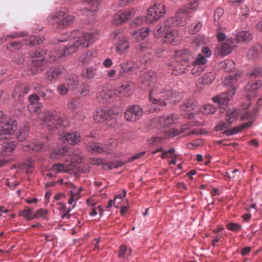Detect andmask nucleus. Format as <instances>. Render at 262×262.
<instances>
[{"instance_id": "f704fd0d", "label": "nucleus", "mask_w": 262, "mask_h": 262, "mask_svg": "<svg viewBox=\"0 0 262 262\" xmlns=\"http://www.w3.org/2000/svg\"><path fill=\"white\" fill-rule=\"evenodd\" d=\"M32 62L33 68H37L36 70L32 72L33 74H36L41 72L43 69V68L46 66L47 64V61L44 58L34 59L32 61Z\"/></svg>"}, {"instance_id": "2f4dec72", "label": "nucleus", "mask_w": 262, "mask_h": 262, "mask_svg": "<svg viewBox=\"0 0 262 262\" xmlns=\"http://www.w3.org/2000/svg\"><path fill=\"white\" fill-rule=\"evenodd\" d=\"M97 68L90 67L84 68L81 72V76L86 79L94 78L97 75Z\"/></svg>"}, {"instance_id": "de8ad7c7", "label": "nucleus", "mask_w": 262, "mask_h": 262, "mask_svg": "<svg viewBox=\"0 0 262 262\" xmlns=\"http://www.w3.org/2000/svg\"><path fill=\"white\" fill-rule=\"evenodd\" d=\"M125 163L123 161H115L113 162H108L106 164H102L103 169H112L113 168H117L123 166Z\"/></svg>"}, {"instance_id": "864d4df0", "label": "nucleus", "mask_w": 262, "mask_h": 262, "mask_svg": "<svg viewBox=\"0 0 262 262\" xmlns=\"http://www.w3.org/2000/svg\"><path fill=\"white\" fill-rule=\"evenodd\" d=\"M26 35L25 33L23 32H14L12 33L10 35H8L7 36H4L2 37H0V44H2L4 42H6L8 38H16L20 36H24Z\"/></svg>"}, {"instance_id": "9d476101", "label": "nucleus", "mask_w": 262, "mask_h": 262, "mask_svg": "<svg viewBox=\"0 0 262 262\" xmlns=\"http://www.w3.org/2000/svg\"><path fill=\"white\" fill-rule=\"evenodd\" d=\"M0 141L9 140L17 128V122L11 118H6L1 125Z\"/></svg>"}, {"instance_id": "ddd939ff", "label": "nucleus", "mask_w": 262, "mask_h": 262, "mask_svg": "<svg viewBox=\"0 0 262 262\" xmlns=\"http://www.w3.org/2000/svg\"><path fill=\"white\" fill-rule=\"evenodd\" d=\"M143 115V110L138 105L128 107L124 113V117L127 121L135 122L139 119Z\"/></svg>"}, {"instance_id": "5fc2aeb1", "label": "nucleus", "mask_w": 262, "mask_h": 262, "mask_svg": "<svg viewBox=\"0 0 262 262\" xmlns=\"http://www.w3.org/2000/svg\"><path fill=\"white\" fill-rule=\"evenodd\" d=\"M79 103V100L78 98H72L68 101L67 103V107L70 110L74 111L77 108Z\"/></svg>"}, {"instance_id": "680f3d73", "label": "nucleus", "mask_w": 262, "mask_h": 262, "mask_svg": "<svg viewBox=\"0 0 262 262\" xmlns=\"http://www.w3.org/2000/svg\"><path fill=\"white\" fill-rule=\"evenodd\" d=\"M23 44L21 42L13 41L7 45L6 48L9 50H19L22 47Z\"/></svg>"}, {"instance_id": "39448f33", "label": "nucleus", "mask_w": 262, "mask_h": 262, "mask_svg": "<svg viewBox=\"0 0 262 262\" xmlns=\"http://www.w3.org/2000/svg\"><path fill=\"white\" fill-rule=\"evenodd\" d=\"M42 117L38 119L42 121V124L47 125L49 129H54L60 126L66 127L60 115L55 110L46 111L43 112Z\"/></svg>"}, {"instance_id": "2eb2a0df", "label": "nucleus", "mask_w": 262, "mask_h": 262, "mask_svg": "<svg viewBox=\"0 0 262 262\" xmlns=\"http://www.w3.org/2000/svg\"><path fill=\"white\" fill-rule=\"evenodd\" d=\"M233 43L234 39L228 38L226 42L217 45L216 48L217 54L226 56L230 54L234 47Z\"/></svg>"}, {"instance_id": "aec40b11", "label": "nucleus", "mask_w": 262, "mask_h": 262, "mask_svg": "<svg viewBox=\"0 0 262 262\" xmlns=\"http://www.w3.org/2000/svg\"><path fill=\"white\" fill-rule=\"evenodd\" d=\"M262 86L260 80H256L255 82H250L246 84L245 88V92L249 99H251L257 96V90Z\"/></svg>"}, {"instance_id": "f257e3e1", "label": "nucleus", "mask_w": 262, "mask_h": 262, "mask_svg": "<svg viewBox=\"0 0 262 262\" xmlns=\"http://www.w3.org/2000/svg\"><path fill=\"white\" fill-rule=\"evenodd\" d=\"M78 32L74 31L72 33L71 38L73 40L67 45L59 46V49L50 53L46 59L49 62L58 61L62 56H66L74 53L79 48H86L92 45L97 38L96 32H85L79 36H76Z\"/></svg>"}, {"instance_id": "20e7f679", "label": "nucleus", "mask_w": 262, "mask_h": 262, "mask_svg": "<svg viewBox=\"0 0 262 262\" xmlns=\"http://www.w3.org/2000/svg\"><path fill=\"white\" fill-rule=\"evenodd\" d=\"M239 74H234L227 77L224 80L225 85L230 86L231 89L227 93H223L212 98L213 101L218 104L219 106L223 107L235 94V86H234L236 81L240 78Z\"/></svg>"}, {"instance_id": "774afa93", "label": "nucleus", "mask_w": 262, "mask_h": 262, "mask_svg": "<svg viewBox=\"0 0 262 262\" xmlns=\"http://www.w3.org/2000/svg\"><path fill=\"white\" fill-rule=\"evenodd\" d=\"M226 228L231 231L236 232L241 230V226L237 223H230L226 225Z\"/></svg>"}, {"instance_id": "5701e85b", "label": "nucleus", "mask_w": 262, "mask_h": 262, "mask_svg": "<svg viewBox=\"0 0 262 262\" xmlns=\"http://www.w3.org/2000/svg\"><path fill=\"white\" fill-rule=\"evenodd\" d=\"M134 15V11H125L119 12L114 17L113 23L116 25H120L130 19Z\"/></svg>"}, {"instance_id": "473e14b6", "label": "nucleus", "mask_w": 262, "mask_h": 262, "mask_svg": "<svg viewBox=\"0 0 262 262\" xmlns=\"http://www.w3.org/2000/svg\"><path fill=\"white\" fill-rule=\"evenodd\" d=\"M16 143L14 141H8L4 142L1 150V155L6 156L13 151L16 146Z\"/></svg>"}, {"instance_id": "603ef678", "label": "nucleus", "mask_w": 262, "mask_h": 262, "mask_svg": "<svg viewBox=\"0 0 262 262\" xmlns=\"http://www.w3.org/2000/svg\"><path fill=\"white\" fill-rule=\"evenodd\" d=\"M166 132L167 131L164 132L165 136L164 137H154L151 138L148 140L149 144L151 145H158L162 144L166 138H168L165 135V132Z\"/></svg>"}, {"instance_id": "052dcab7", "label": "nucleus", "mask_w": 262, "mask_h": 262, "mask_svg": "<svg viewBox=\"0 0 262 262\" xmlns=\"http://www.w3.org/2000/svg\"><path fill=\"white\" fill-rule=\"evenodd\" d=\"M201 111L204 114H213L215 108L211 104H205L201 108Z\"/></svg>"}, {"instance_id": "e433bc0d", "label": "nucleus", "mask_w": 262, "mask_h": 262, "mask_svg": "<svg viewBox=\"0 0 262 262\" xmlns=\"http://www.w3.org/2000/svg\"><path fill=\"white\" fill-rule=\"evenodd\" d=\"M188 129V125L187 124H184L181 126L180 131H179L177 129L172 128L168 130L166 132H165V135L166 136L168 137V138H170L179 135L181 133L184 132L185 130Z\"/></svg>"}, {"instance_id": "a18cd8bd", "label": "nucleus", "mask_w": 262, "mask_h": 262, "mask_svg": "<svg viewBox=\"0 0 262 262\" xmlns=\"http://www.w3.org/2000/svg\"><path fill=\"white\" fill-rule=\"evenodd\" d=\"M250 14L249 9L246 5H243L241 6V11L239 14V19L243 21L247 19Z\"/></svg>"}, {"instance_id": "c85d7f7f", "label": "nucleus", "mask_w": 262, "mask_h": 262, "mask_svg": "<svg viewBox=\"0 0 262 262\" xmlns=\"http://www.w3.org/2000/svg\"><path fill=\"white\" fill-rule=\"evenodd\" d=\"M63 139L69 144L75 145L78 144L80 141V136L77 132H72L66 134Z\"/></svg>"}, {"instance_id": "3c124183", "label": "nucleus", "mask_w": 262, "mask_h": 262, "mask_svg": "<svg viewBox=\"0 0 262 262\" xmlns=\"http://www.w3.org/2000/svg\"><path fill=\"white\" fill-rule=\"evenodd\" d=\"M222 68L226 72H230L234 68V62L229 59H226L221 62Z\"/></svg>"}, {"instance_id": "6e6d98bb", "label": "nucleus", "mask_w": 262, "mask_h": 262, "mask_svg": "<svg viewBox=\"0 0 262 262\" xmlns=\"http://www.w3.org/2000/svg\"><path fill=\"white\" fill-rule=\"evenodd\" d=\"M214 78L215 75L213 73H207L202 76V82L204 84H209Z\"/></svg>"}, {"instance_id": "4d7b16f0", "label": "nucleus", "mask_w": 262, "mask_h": 262, "mask_svg": "<svg viewBox=\"0 0 262 262\" xmlns=\"http://www.w3.org/2000/svg\"><path fill=\"white\" fill-rule=\"evenodd\" d=\"M190 66L193 67L191 70V73L195 76L200 75L205 69V67L203 66H200L192 63L190 64Z\"/></svg>"}, {"instance_id": "dca6fc26", "label": "nucleus", "mask_w": 262, "mask_h": 262, "mask_svg": "<svg viewBox=\"0 0 262 262\" xmlns=\"http://www.w3.org/2000/svg\"><path fill=\"white\" fill-rule=\"evenodd\" d=\"M133 90V83L130 81H126L115 89L114 94L118 96H127L132 93Z\"/></svg>"}, {"instance_id": "412c9836", "label": "nucleus", "mask_w": 262, "mask_h": 262, "mask_svg": "<svg viewBox=\"0 0 262 262\" xmlns=\"http://www.w3.org/2000/svg\"><path fill=\"white\" fill-rule=\"evenodd\" d=\"M111 114V111L107 107H99L94 113L93 118L96 122H103L107 120Z\"/></svg>"}, {"instance_id": "338daca9", "label": "nucleus", "mask_w": 262, "mask_h": 262, "mask_svg": "<svg viewBox=\"0 0 262 262\" xmlns=\"http://www.w3.org/2000/svg\"><path fill=\"white\" fill-rule=\"evenodd\" d=\"M41 96L45 99H51L54 97V93L51 90H46L42 92Z\"/></svg>"}, {"instance_id": "bb28decb", "label": "nucleus", "mask_w": 262, "mask_h": 262, "mask_svg": "<svg viewBox=\"0 0 262 262\" xmlns=\"http://www.w3.org/2000/svg\"><path fill=\"white\" fill-rule=\"evenodd\" d=\"M157 77L156 73L152 71H149L140 77V81L145 86H150L154 82Z\"/></svg>"}, {"instance_id": "6ab92c4d", "label": "nucleus", "mask_w": 262, "mask_h": 262, "mask_svg": "<svg viewBox=\"0 0 262 262\" xmlns=\"http://www.w3.org/2000/svg\"><path fill=\"white\" fill-rule=\"evenodd\" d=\"M67 73L66 69L63 67L50 69L46 74V78L49 81H53L61 77Z\"/></svg>"}, {"instance_id": "f8f14e48", "label": "nucleus", "mask_w": 262, "mask_h": 262, "mask_svg": "<svg viewBox=\"0 0 262 262\" xmlns=\"http://www.w3.org/2000/svg\"><path fill=\"white\" fill-rule=\"evenodd\" d=\"M230 124L228 123H225L224 122H220L216 125L215 130L217 132L224 130L223 134L228 136H229L236 134L238 132L250 126L252 124V122H248L243 124L238 127H234L231 129H228L230 126Z\"/></svg>"}, {"instance_id": "09e8293b", "label": "nucleus", "mask_w": 262, "mask_h": 262, "mask_svg": "<svg viewBox=\"0 0 262 262\" xmlns=\"http://www.w3.org/2000/svg\"><path fill=\"white\" fill-rule=\"evenodd\" d=\"M23 41L25 45L31 46L38 45L42 42V40L41 38L35 36H30L28 39H26L24 40Z\"/></svg>"}, {"instance_id": "0e129e2a", "label": "nucleus", "mask_w": 262, "mask_h": 262, "mask_svg": "<svg viewBox=\"0 0 262 262\" xmlns=\"http://www.w3.org/2000/svg\"><path fill=\"white\" fill-rule=\"evenodd\" d=\"M249 75L251 78L262 76V68L256 67L254 68L249 73Z\"/></svg>"}, {"instance_id": "b1692460", "label": "nucleus", "mask_w": 262, "mask_h": 262, "mask_svg": "<svg viewBox=\"0 0 262 262\" xmlns=\"http://www.w3.org/2000/svg\"><path fill=\"white\" fill-rule=\"evenodd\" d=\"M247 56L250 60L259 59L262 56V46L259 44L255 45L248 50Z\"/></svg>"}, {"instance_id": "a878e982", "label": "nucleus", "mask_w": 262, "mask_h": 262, "mask_svg": "<svg viewBox=\"0 0 262 262\" xmlns=\"http://www.w3.org/2000/svg\"><path fill=\"white\" fill-rule=\"evenodd\" d=\"M87 149L89 151H91L93 153H104L108 154L109 150L110 149L107 146H105V145L102 146L98 143H90L87 145Z\"/></svg>"}, {"instance_id": "7c9ffc66", "label": "nucleus", "mask_w": 262, "mask_h": 262, "mask_svg": "<svg viewBox=\"0 0 262 262\" xmlns=\"http://www.w3.org/2000/svg\"><path fill=\"white\" fill-rule=\"evenodd\" d=\"M71 167L69 166L66 160L63 164L57 163L53 164L52 166L51 170L57 173H71Z\"/></svg>"}, {"instance_id": "6e6552de", "label": "nucleus", "mask_w": 262, "mask_h": 262, "mask_svg": "<svg viewBox=\"0 0 262 262\" xmlns=\"http://www.w3.org/2000/svg\"><path fill=\"white\" fill-rule=\"evenodd\" d=\"M111 36L114 39H117L115 43L116 53L119 55H126L130 49L128 38L122 34L119 30H115Z\"/></svg>"}, {"instance_id": "a19ab883", "label": "nucleus", "mask_w": 262, "mask_h": 262, "mask_svg": "<svg viewBox=\"0 0 262 262\" xmlns=\"http://www.w3.org/2000/svg\"><path fill=\"white\" fill-rule=\"evenodd\" d=\"M19 215L23 216L28 221H30L34 219V214H33V209L27 207H26L23 210L19 212Z\"/></svg>"}, {"instance_id": "8fccbe9b", "label": "nucleus", "mask_w": 262, "mask_h": 262, "mask_svg": "<svg viewBox=\"0 0 262 262\" xmlns=\"http://www.w3.org/2000/svg\"><path fill=\"white\" fill-rule=\"evenodd\" d=\"M132 253V250L130 249H127L125 245H122L120 247L118 251V256L120 258L130 256Z\"/></svg>"}, {"instance_id": "79ce46f5", "label": "nucleus", "mask_w": 262, "mask_h": 262, "mask_svg": "<svg viewBox=\"0 0 262 262\" xmlns=\"http://www.w3.org/2000/svg\"><path fill=\"white\" fill-rule=\"evenodd\" d=\"M19 167L21 169L26 170V173H30L34 168V161L31 159H29L26 162L20 164Z\"/></svg>"}, {"instance_id": "f3484780", "label": "nucleus", "mask_w": 262, "mask_h": 262, "mask_svg": "<svg viewBox=\"0 0 262 262\" xmlns=\"http://www.w3.org/2000/svg\"><path fill=\"white\" fill-rule=\"evenodd\" d=\"M164 42L176 46L180 43L181 41V37L179 32L176 29L168 30L164 36Z\"/></svg>"}, {"instance_id": "37998d69", "label": "nucleus", "mask_w": 262, "mask_h": 262, "mask_svg": "<svg viewBox=\"0 0 262 262\" xmlns=\"http://www.w3.org/2000/svg\"><path fill=\"white\" fill-rule=\"evenodd\" d=\"M238 115V113L236 110L233 109L229 110L226 114V119L227 122L229 124L232 123L234 121L236 120Z\"/></svg>"}, {"instance_id": "0eeeda50", "label": "nucleus", "mask_w": 262, "mask_h": 262, "mask_svg": "<svg viewBox=\"0 0 262 262\" xmlns=\"http://www.w3.org/2000/svg\"><path fill=\"white\" fill-rule=\"evenodd\" d=\"M178 119L175 114L165 115L161 117H157L150 119L147 125L151 128H168L177 122Z\"/></svg>"}, {"instance_id": "1a4fd4ad", "label": "nucleus", "mask_w": 262, "mask_h": 262, "mask_svg": "<svg viewBox=\"0 0 262 262\" xmlns=\"http://www.w3.org/2000/svg\"><path fill=\"white\" fill-rule=\"evenodd\" d=\"M198 7L196 1L191 2L187 6H184L179 9L174 17L176 20V26H183L185 25L189 18L191 17L190 14L195 10Z\"/></svg>"}, {"instance_id": "423d86ee", "label": "nucleus", "mask_w": 262, "mask_h": 262, "mask_svg": "<svg viewBox=\"0 0 262 262\" xmlns=\"http://www.w3.org/2000/svg\"><path fill=\"white\" fill-rule=\"evenodd\" d=\"M74 17L68 15L64 11H60L50 15L48 20L51 25L58 29H63L72 24L74 21Z\"/></svg>"}, {"instance_id": "e2e57ef3", "label": "nucleus", "mask_w": 262, "mask_h": 262, "mask_svg": "<svg viewBox=\"0 0 262 262\" xmlns=\"http://www.w3.org/2000/svg\"><path fill=\"white\" fill-rule=\"evenodd\" d=\"M163 26L167 30H169V28L176 26V20L174 17H171L167 18L164 22Z\"/></svg>"}, {"instance_id": "ea45409f", "label": "nucleus", "mask_w": 262, "mask_h": 262, "mask_svg": "<svg viewBox=\"0 0 262 262\" xmlns=\"http://www.w3.org/2000/svg\"><path fill=\"white\" fill-rule=\"evenodd\" d=\"M69 90H75L78 89L79 78L76 75L72 76L65 82Z\"/></svg>"}, {"instance_id": "9b49d317", "label": "nucleus", "mask_w": 262, "mask_h": 262, "mask_svg": "<svg viewBox=\"0 0 262 262\" xmlns=\"http://www.w3.org/2000/svg\"><path fill=\"white\" fill-rule=\"evenodd\" d=\"M166 13L165 5L158 3L149 7L147 11V20L151 23L156 21L163 17Z\"/></svg>"}, {"instance_id": "cd10ccee", "label": "nucleus", "mask_w": 262, "mask_h": 262, "mask_svg": "<svg viewBox=\"0 0 262 262\" xmlns=\"http://www.w3.org/2000/svg\"><path fill=\"white\" fill-rule=\"evenodd\" d=\"M81 157L80 155L79 152L78 151L75 153H73L71 158H70L69 159L66 160V161L69 166L71 167V170L72 172L77 165L81 162Z\"/></svg>"}, {"instance_id": "4468645a", "label": "nucleus", "mask_w": 262, "mask_h": 262, "mask_svg": "<svg viewBox=\"0 0 262 262\" xmlns=\"http://www.w3.org/2000/svg\"><path fill=\"white\" fill-rule=\"evenodd\" d=\"M49 145L36 141H32L25 143L23 149L25 151H45L48 150Z\"/></svg>"}, {"instance_id": "13d9d810", "label": "nucleus", "mask_w": 262, "mask_h": 262, "mask_svg": "<svg viewBox=\"0 0 262 262\" xmlns=\"http://www.w3.org/2000/svg\"><path fill=\"white\" fill-rule=\"evenodd\" d=\"M28 132L29 127L25 126L20 130L19 134L16 136V137L19 141H23L27 138Z\"/></svg>"}, {"instance_id": "f03ea898", "label": "nucleus", "mask_w": 262, "mask_h": 262, "mask_svg": "<svg viewBox=\"0 0 262 262\" xmlns=\"http://www.w3.org/2000/svg\"><path fill=\"white\" fill-rule=\"evenodd\" d=\"M182 98L180 93L173 91L168 85L155 84L149 94V101L154 105V110H159L167 105L168 102H176Z\"/></svg>"}, {"instance_id": "c9c22d12", "label": "nucleus", "mask_w": 262, "mask_h": 262, "mask_svg": "<svg viewBox=\"0 0 262 262\" xmlns=\"http://www.w3.org/2000/svg\"><path fill=\"white\" fill-rule=\"evenodd\" d=\"M68 150L65 147L55 149L50 154V157L53 159H58L67 155Z\"/></svg>"}, {"instance_id": "4be33fe9", "label": "nucleus", "mask_w": 262, "mask_h": 262, "mask_svg": "<svg viewBox=\"0 0 262 262\" xmlns=\"http://www.w3.org/2000/svg\"><path fill=\"white\" fill-rule=\"evenodd\" d=\"M28 99L29 104L28 105V109L30 113L37 112L42 107V104L39 102L40 98L36 94H33L30 95Z\"/></svg>"}, {"instance_id": "c03bdc74", "label": "nucleus", "mask_w": 262, "mask_h": 262, "mask_svg": "<svg viewBox=\"0 0 262 262\" xmlns=\"http://www.w3.org/2000/svg\"><path fill=\"white\" fill-rule=\"evenodd\" d=\"M148 22L147 16H139L136 17L131 23L130 26L132 28H135L138 26L144 24Z\"/></svg>"}, {"instance_id": "69168bd1", "label": "nucleus", "mask_w": 262, "mask_h": 262, "mask_svg": "<svg viewBox=\"0 0 262 262\" xmlns=\"http://www.w3.org/2000/svg\"><path fill=\"white\" fill-rule=\"evenodd\" d=\"M90 86L87 84L83 83L80 88L77 90L82 96H86L89 92Z\"/></svg>"}, {"instance_id": "72a5a7b5", "label": "nucleus", "mask_w": 262, "mask_h": 262, "mask_svg": "<svg viewBox=\"0 0 262 262\" xmlns=\"http://www.w3.org/2000/svg\"><path fill=\"white\" fill-rule=\"evenodd\" d=\"M97 53L93 50L88 51L85 54L82 55L80 57V61L83 64L89 63L96 56Z\"/></svg>"}, {"instance_id": "bf43d9fd", "label": "nucleus", "mask_w": 262, "mask_h": 262, "mask_svg": "<svg viewBox=\"0 0 262 262\" xmlns=\"http://www.w3.org/2000/svg\"><path fill=\"white\" fill-rule=\"evenodd\" d=\"M207 60L202 54H199L194 60H192V62L193 64H198L200 66H203L205 67V64L207 62Z\"/></svg>"}, {"instance_id": "c756f323", "label": "nucleus", "mask_w": 262, "mask_h": 262, "mask_svg": "<svg viewBox=\"0 0 262 262\" xmlns=\"http://www.w3.org/2000/svg\"><path fill=\"white\" fill-rule=\"evenodd\" d=\"M198 106V102L193 98H190L184 101L183 103L180 106V109L183 111H190L195 109Z\"/></svg>"}, {"instance_id": "7ed1b4c3", "label": "nucleus", "mask_w": 262, "mask_h": 262, "mask_svg": "<svg viewBox=\"0 0 262 262\" xmlns=\"http://www.w3.org/2000/svg\"><path fill=\"white\" fill-rule=\"evenodd\" d=\"M194 55L187 49L179 51L176 52V63H170L167 64L171 70V74L178 75L185 72L187 68L190 66Z\"/></svg>"}, {"instance_id": "393cba45", "label": "nucleus", "mask_w": 262, "mask_h": 262, "mask_svg": "<svg viewBox=\"0 0 262 262\" xmlns=\"http://www.w3.org/2000/svg\"><path fill=\"white\" fill-rule=\"evenodd\" d=\"M112 95L111 92L104 85H100L98 87L97 92V99L99 101H107Z\"/></svg>"}, {"instance_id": "49530a36", "label": "nucleus", "mask_w": 262, "mask_h": 262, "mask_svg": "<svg viewBox=\"0 0 262 262\" xmlns=\"http://www.w3.org/2000/svg\"><path fill=\"white\" fill-rule=\"evenodd\" d=\"M167 31L164 26L157 25L154 30L153 34L155 37H161L165 35Z\"/></svg>"}, {"instance_id": "4c0bfd02", "label": "nucleus", "mask_w": 262, "mask_h": 262, "mask_svg": "<svg viewBox=\"0 0 262 262\" xmlns=\"http://www.w3.org/2000/svg\"><path fill=\"white\" fill-rule=\"evenodd\" d=\"M252 38V35L249 31H243L239 32L236 35L237 42L249 41Z\"/></svg>"}, {"instance_id": "58836bf2", "label": "nucleus", "mask_w": 262, "mask_h": 262, "mask_svg": "<svg viewBox=\"0 0 262 262\" xmlns=\"http://www.w3.org/2000/svg\"><path fill=\"white\" fill-rule=\"evenodd\" d=\"M149 31L150 30L148 28H146L145 29L134 31L133 32H131L130 34L136 38L138 41H140L148 36Z\"/></svg>"}, {"instance_id": "a211bd4d", "label": "nucleus", "mask_w": 262, "mask_h": 262, "mask_svg": "<svg viewBox=\"0 0 262 262\" xmlns=\"http://www.w3.org/2000/svg\"><path fill=\"white\" fill-rule=\"evenodd\" d=\"M118 75L122 76L125 73L131 72L136 74L139 69L138 65L133 61L127 60L120 64Z\"/></svg>"}]
</instances>
